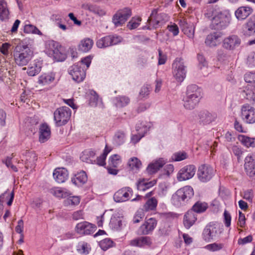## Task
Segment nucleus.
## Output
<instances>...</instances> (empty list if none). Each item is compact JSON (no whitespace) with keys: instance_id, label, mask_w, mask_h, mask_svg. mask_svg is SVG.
Listing matches in <instances>:
<instances>
[{"instance_id":"1","label":"nucleus","mask_w":255,"mask_h":255,"mask_svg":"<svg viewBox=\"0 0 255 255\" xmlns=\"http://www.w3.org/2000/svg\"><path fill=\"white\" fill-rule=\"evenodd\" d=\"M33 57V51L27 45H17L14 49V61L18 66L27 65Z\"/></svg>"},{"instance_id":"2","label":"nucleus","mask_w":255,"mask_h":255,"mask_svg":"<svg viewBox=\"0 0 255 255\" xmlns=\"http://www.w3.org/2000/svg\"><path fill=\"white\" fill-rule=\"evenodd\" d=\"M193 189L190 186H185L178 189L171 198L172 204L177 207L187 203L194 196Z\"/></svg>"},{"instance_id":"3","label":"nucleus","mask_w":255,"mask_h":255,"mask_svg":"<svg viewBox=\"0 0 255 255\" xmlns=\"http://www.w3.org/2000/svg\"><path fill=\"white\" fill-rule=\"evenodd\" d=\"M201 97V92L195 85L188 86L186 96L184 97V107L187 110L193 109Z\"/></svg>"},{"instance_id":"4","label":"nucleus","mask_w":255,"mask_h":255,"mask_svg":"<svg viewBox=\"0 0 255 255\" xmlns=\"http://www.w3.org/2000/svg\"><path fill=\"white\" fill-rule=\"evenodd\" d=\"M223 231V226L220 224L215 222H210L203 229L202 238L205 242H210L218 238Z\"/></svg>"},{"instance_id":"5","label":"nucleus","mask_w":255,"mask_h":255,"mask_svg":"<svg viewBox=\"0 0 255 255\" xmlns=\"http://www.w3.org/2000/svg\"><path fill=\"white\" fill-rule=\"evenodd\" d=\"M61 48L58 42L50 40L46 44V51L49 56L53 57L57 61H62L66 59V55L62 52Z\"/></svg>"},{"instance_id":"6","label":"nucleus","mask_w":255,"mask_h":255,"mask_svg":"<svg viewBox=\"0 0 255 255\" xmlns=\"http://www.w3.org/2000/svg\"><path fill=\"white\" fill-rule=\"evenodd\" d=\"M71 111L67 107L63 106L57 109L54 112V121L57 127L66 124L70 119Z\"/></svg>"},{"instance_id":"7","label":"nucleus","mask_w":255,"mask_h":255,"mask_svg":"<svg viewBox=\"0 0 255 255\" xmlns=\"http://www.w3.org/2000/svg\"><path fill=\"white\" fill-rule=\"evenodd\" d=\"M186 70L183 60L176 58L172 64V74L179 82H182L186 77Z\"/></svg>"},{"instance_id":"8","label":"nucleus","mask_w":255,"mask_h":255,"mask_svg":"<svg viewBox=\"0 0 255 255\" xmlns=\"http://www.w3.org/2000/svg\"><path fill=\"white\" fill-rule=\"evenodd\" d=\"M215 170L209 165L203 164L200 166L197 171V176L202 182H207L214 176Z\"/></svg>"},{"instance_id":"9","label":"nucleus","mask_w":255,"mask_h":255,"mask_svg":"<svg viewBox=\"0 0 255 255\" xmlns=\"http://www.w3.org/2000/svg\"><path fill=\"white\" fill-rule=\"evenodd\" d=\"M165 16L166 15L164 13L158 14L157 9H153L147 19V25L144 26L143 29L151 30L157 28Z\"/></svg>"},{"instance_id":"10","label":"nucleus","mask_w":255,"mask_h":255,"mask_svg":"<svg viewBox=\"0 0 255 255\" xmlns=\"http://www.w3.org/2000/svg\"><path fill=\"white\" fill-rule=\"evenodd\" d=\"M212 19V24L214 28L223 29L226 27L230 21V16L221 12L214 13Z\"/></svg>"},{"instance_id":"11","label":"nucleus","mask_w":255,"mask_h":255,"mask_svg":"<svg viewBox=\"0 0 255 255\" xmlns=\"http://www.w3.org/2000/svg\"><path fill=\"white\" fill-rule=\"evenodd\" d=\"M86 69L81 67V63H77L69 69V73L74 81L79 83L84 80L86 76Z\"/></svg>"},{"instance_id":"12","label":"nucleus","mask_w":255,"mask_h":255,"mask_svg":"<svg viewBox=\"0 0 255 255\" xmlns=\"http://www.w3.org/2000/svg\"><path fill=\"white\" fill-rule=\"evenodd\" d=\"M241 117L247 124L255 123V108L249 104H245L241 108Z\"/></svg>"},{"instance_id":"13","label":"nucleus","mask_w":255,"mask_h":255,"mask_svg":"<svg viewBox=\"0 0 255 255\" xmlns=\"http://www.w3.org/2000/svg\"><path fill=\"white\" fill-rule=\"evenodd\" d=\"M131 15V10L128 8L119 10L114 15L113 22L116 26H120L125 23Z\"/></svg>"},{"instance_id":"14","label":"nucleus","mask_w":255,"mask_h":255,"mask_svg":"<svg viewBox=\"0 0 255 255\" xmlns=\"http://www.w3.org/2000/svg\"><path fill=\"white\" fill-rule=\"evenodd\" d=\"M157 225V221L155 218L147 219L136 231L138 235H146L150 234Z\"/></svg>"},{"instance_id":"15","label":"nucleus","mask_w":255,"mask_h":255,"mask_svg":"<svg viewBox=\"0 0 255 255\" xmlns=\"http://www.w3.org/2000/svg\"><path fill=\"white\" fill-rule=\"evenodd\" d=\"M96 230V226L86 221L78 223L75 228V232L81 236L91 235Z\"/></svg>"},{"instance_id":"16","label":"nucleus","mask_w":255,"mask_h":255,"mask_svg":"<svg viewBox=\"0 0 255 255\" xmlns=\"http://www.w3.org/2000/svg\"><path fill=\"white\" fill-rule=\"evenodd\" d=\"M196 172V167L189 165L182 168L178 172L177 178L179 181H185L192 178Z\"/></svg>"},{"instance_id":"17","label":"nucleus","mask_w":255,"mask_h":255,"mask_svg":"<svg viewBox=\"0 0 255 255\" xmlns=\"http://www.w3.org/2000/svg\"><path fill=\"white\" fill-rule=\"evenodd\" d=\"M240 38L236 35H232L226 37L223 41L222 46L229 51H234L241 44Z\"/></svg>"},{"instance_id":"18","label":"nucleus","mask_w":255,"mask_h":255,"mask_svg":"<svg viewBox=\"0 0 255 255\" xmlns=\"http://www.w3.org/2000/svg\"><path fill=\"white\" fill-rule=\"evenodd\" d=\"M152 124L151 123H145L141 124V127L137 126L136 130L138 131L137 134H134L131 137V142L135 144L138 142L140 139L143 137L145 134L152 127Z\"/></svg>"},{"instance_id":"19","label":"nucleus","mask_w":255,"mask_h":255,"mask_svg":"<svg viewBox=\"0 0 255 255\" xmlns=\"http://www.w3.org/2000/svg\"><path fill=\"white\" fill-rule=\"evenodd\" d=\"M132 194V190L129 187L123 188L117 191L114 195L116 202H123L128 200Z\"/></svg>"},{"instance_id":"20","label":"nucleus","mask_w":255,"mask_h":255,"mask_svg":"<svg viewBox=\"0 0 255 255\" xmlns=\"http://www.w3.org/2000/svg\"><path fill=\"white\" fill-rule=\"evenodd\" d=\"M55 80V73L52 72L44 73L38 77L37 83L42 86H48L53 83Z\"/></svg>"},{"instance_id":"21","label":"nucleus","mask_w":255,"mask_h":255,"mask_svg":"<svg viewBox=\"0 0 255 255\" xmlns=\"http://www.w3.org/2000/svg\"><path fill=\"white\" fill-rule=\"evenodd\" d=\"M245 169L250 177L255 175V155H248L245 160Z\"/></svg>"},{"instance_id":"22","label":"nucleus","mask_w":255,"mask_h":255,"mask_svg":"<svg viewBox=\"0 0 255 255\" xmlns=\"http://www.w3.org/2000/svg\"><path fill=\"white\" fill-rule=\"evenodd\" d=\"M167 162V159L163 158H159L155 160L148 165L146 168L147 172L150 174H154L162 167Z\"/></svg>"},{"instance_id":"23","label":"nucleus","mask_w":255,"mask_h":255,"mask_svg":"<svg viewBox=\"0 0 255 255\" xmlns=\"http://www.w3.org/2000/svg\"><path fill=\"white\" fill-rule=\"evenodd\" d=\"M243 33L247 36L255 34V14L252 15L244 25Z\"/></svg>"},{"instance_id":"24","label":"nucleus","mask_w":255,"mask_h":255,"mask_svg":"<svg viewBox=\"0 0 255 255\" xmlns=\"http://www.w3.org/2000/svg\"><path fill=\"white\" fill-rule=\"evenodd\" d=\"M68 172L64 168H57L53 172V176L58 183H62L66 181L68 178Z\"/></svg>"},{"instance_id":"25","label":"nucleus","mask_w":255,"mask_h":255,"mask_svg":"<svg viewBox=\"0 0 255 255\" xmlns=\"http://www.w3.org/2000/svg\"><path fill=\"white\" fill-rule=\"evenodd\" d=\"M222 33L220 32H215L208 35L205 39V43L206 45L210 47H214L220 43Z\"/></svg>"},{"instance_id":"26","label":"nucleus","mask_w":255,"mask_h":255,"mask_svg":"<svg viewBox=\"0 0 255 255\" xmlns=\"http://www.w3.org/2000/svg\"><path fill=\"white\" fill-rule=\"evenodd\" d=\"M151 244L150 238L147 236L138 237L130 240L129 242V245L139 248L150 246Z\"/></svg>"},{"instance_id":"27","label":"nucleus","mask_w":255,"mask_h":255,"mask_svg":"<svg viewBox=\"0 0 255 255\" xmlns=\"http://www.w3.org/2000/svg\"><path fill=\"white\" fill-rule=\"evenodd\" d=\"M199 122L203 125H209L214 122L216 115L208 111H202L199 115Z\"/></svg>"},{"instance_id":"28","label":"nucleus","mask_w":255,"mask_h":255,"mask_svg":"<svg viewBox=\"0 0 255 255\" xmlns=\"http://www.w3.org/2000/svg\"><path fill=\"white\" fill-rule=\"evenodd\" d=\"M179 25L183 33L189 38H193L194 35L195 27L192 23H188L184 19H180Z\"/></svg>"},{"instance_id":"29","label":"nucleus","mask_w":255,"mask_h":255,"mask_svg":"<svg viewBox=\"0 0 255 255\" xmlns=\"http://www.w3.org/2000/svg\"><path fill=\"white\" fill-rule=\"evenodd\" d=\"M39 141L42 143L45 142L50 137V128L46 124H42L39 127Z\"/></svg>"},{"instance_id":"30","label":"nucleus","mask_w":255,"mask_h":255,"mask_svg":"<svg viewBox=\"0 0 255 255\" xmlns=\"http://www.w3.org/2000/svg\"><path fill=\"white\" fill-rule=\"evenodd\" d=\"M197 220V215L192 210L188 211L184 215L183 224L187 229L192 226Z\"/></svg>"},{"instance_id":"31","label":"nucleus","mask_w":255,"mask_h":255,"mask_svg":"<svg viewBox=\"0 0 255 255\" xmlns=\"http://www.w3.org/2000/svg\"><path fill=\"white\" fill-rule=\"evenodd\" d=\"M253 12L252 9L249 6H241L238 8L235 12L236 18L239 20L245 19Z\"/></svg>"},{"instance_id":"32","label":"nucleus","mask_w":255,"mask_h":255,"mask_svg":"<svg viewBox=\"0 0 255 255\" xmlns=\"http://www.w3.org/2000/svg\"><path fill=\"white\" fill-rule=\"evenodd\" d=\"M242 95L249 101H254L255 98V85L251 83L248 84L243 90Z\"/></svg>"},{"instance_id":"33","label":"nucleus","mask_w":255,"mask_h":255,"mask_svg":"<svg viewBox=\"0 0 255 255\" xmlns=\"http://www.w3.org/2000/svg\"><path fill=\"white\" fill-rule=\"evenodd\" d=\"M88 180L87 175L84 171H81L76 174L74 177L72 178V182L77 186H81L85 184Z\"/></svg>"},{"instance_id":"34","label":"nucleus","mask_w":255,"mask_h":255,"mask_svg":"<svg viewBox=\"0 0 255 255\" xmlns=\"http://www.w3.org/2000/svg\"><path fill=\"white\" fill-rule=\"evenodd\" d=\"M89 104L92 107H99L103 108L104 106L102 99L99 98L97 93L94 90L89 91Z\"/></svg>"},{"instance_id":"35","label":"nucleus","mask_w":255,"mask_h":255,"mask_svg":"<svg viewBox=\"0 0 255 255\" xmlns=\"http://www.w3.org/2000/svg\"><path fill=\"white\" fill-rule=\"evenodd\" d=\"M51 194L57 198H65L72 195L70 191L61 187H53L50 190Z\"/></svg>"},{"instance_id":"36","label":"nucleus","mask_w":255,"mask_h":255,"mask_svg":"<svg viewBox=\"0 0 255 255\" xmlns=\"http://www.w3.org/2000/svg\"><path fill=\"white\" fill-rule=\"evenodd\" d=\"M42 65V63L40 61H34L27 68V74L30 76H34L38 74L41 70Z\"/></svg>"},{"instance_id":"37","label":"nucleus","mask_w":255,"mask_h":255,"mask_svg":"<svg viewBox=\"0 0 255 255\" xmlns=\"http://www.w3.org/2000/svg\"><path fill=\"white\" fill-rule=\"evenodd\" d=\"M9 18V11L5 0H0V19L5 21Z\"/></svg>"},{"instance_id":"38","label":"nucleus","mask_w":255,"mask_h":255,"mask_svg":"<svg viewBox=\"0 0 255 255\" xmlns=\"http://www.w3.org/2000/svg\"><path fill=\"white\" fill-rule=\"evenodd\" d=\"M156 182L155 180L149 181L146 179H139L137 183V189L139 191H144L153 187Z\"/></svg>"},{"instance_id":"39","label":"nucleus","mask_w":255,"mask_h":255,"mask_svg":"<svg viewBox=\"0 0 255 255\" xmlns=\"http://www.w3.org/2000/svg\"><path fill=\"white\" fill-rule=\"evenodd\" d=\"M95 152L90 149L84 150L80 156L81 159L85 162L93 164L96 162L95 159Z\"/></svg>"},{"instance_id":"40","label":"nucleus","mask_w":255,"mask_h":255,"mask_svg":"<svg viewBox=\"0 0 255 255\" xmlns=\"http://www.w3.org/2000/svg\"><path fill=\"white\" fill-rule=\"evenodd\" d=\"M82 8L92 12L99 16H102L106 13V11L95 5L89 3H84L82 5Z\"/></svg>"},{"instance_id":"41","label":"nucleus","mask_w":255,"mask_h":255,"mask_svg":"<svg viewBox=\"0 0 255 255\" xmlns=\"http://www.w3.org/2000/svg\"><path fill=\"white\" fill-rule=\"evenodd\" d=\"M129 101V99L128 97L122 96L114 98L113 102L116 107L120 108L128 105Z\"/></svg>"},{"instance_id":"42","label":"nucleus","mask_w":255,"mask_h":255,"mask_svg":"<svg viewBox=\"0 0 255 255\" xmlns=\"http://www.w3.org/2000/svg\"><path fill=\"white\" fill-rule=\"evenodd\" d=\"M94 42L90 38H85L81 41L79 49L84 52L89 51L92 47Z\"/></svg>"},{"instance_id":"43","label":"nucleus","mask_w":255,"mask_h":255,"mask_svg":"<svg viewBox=\"0 0 255 255\" xmlns=\"http://www.w3.org/2000/svg\"><path fill=\"white\" fill-rule=\"evenodd\" d=\"M80 197L78 196L70 195L64 200L63 204L65 206H75L78 205L80 202Z\"/></svg>"},{"instance_id":"44","label":"nucleus","mask_w":255,"mask_h":255,"mask_svg":"<svg viewBox=\"0 0 255 255\" xmlns=\"http://www.w3.org/2000/svg\"><path fill=\"white\" fill-rule=\"evenodd\" d=\"M157 205V200L155 198L152 197L146 201L143 205V210L146 212L154 211L156 209Z\"/></svg>"},{"instance_id":"45","label":"nucleus","mask_w":255,"mask_h":255,"mask_svg":"<svg viewBox=\"0 0 255 255\" xmlns=\"http://www.w3.org/2000/svg\"><path fill=\"white\" fill-rule=\"evenodd\" d=\"M241 142L247 147H255V138H251L244 135L239 136Z\"/></svg>"},{"instance_id":"46","label":"nucleus","mask_w":255,"mask_h":255,"mask_svg":"<svg viewBox=\"0 0 255 255\" xmlns=\"http://www.w3.org/2000/svg\"><path fill=\"white\" fill-rule=\"evenodd\" d=\"M128 165L131 170L136 171L141 167L142 164L137 158L133 157L128 160Z\"/></svg>"},{"instance_id":"47","label":"nucleus","mask_w":255,"mask_h":255,"mask_svg":"<svg viewBox=\"0 0 255 255\" xmlns=\"http://www.w3.org/2000/svg\"><path fill=\"white\" fill-rule=\"evenodd\" d=\"M77 250L81 254L87 255L91 251V247L85 242H80L77 245Z\"/></svg>"},{"instance_id":"48","label":"nucleus","mask_w":255,"mask_h":255,"mask_svg":"<svg viewBox=\"0 0 255 255\" xmlns=\"http://www.w3.org/2000/svg\"><path fill=\"white\" fill-rule=\"evenodd\" d=\"M111 150V148H109L107 145H106L103 154L97 158L96 162H94V163H96L100 166L105 165L106 164L105 160L106 157Z\"/></svg>"},{"instance_id":"49","label":"nucleus","mask_w":255,"mask_h":255,"mask_svg":"<svg viewBox=\"0 0 255 255\" xmlns=\"http://www.w3.org/2000/svg\"><path fill=\"white\" fill-rule=\"evenodd\" d=\"M207 208V203L198 201L193 206L192 210L195 213H201L205 212Z\"/></svg>"},{"instance_id":"50","label":"nucleus","mask_w":255,"mask_h":255,"mask_svg":"<svg viewBox=\"0 0 255 255\" xmlns=\"http://www.w3.org/2000/svg\"><path fill=\"white\" fill-rule=\"evenodd\" d=\"M111 39L109 35L105 36L99 39L96 45L98 48H103L111 46Z\"/></svg>"},{"instance_id":"51","label":"nucleus","mask_w":255,"mask_h":255,"mask_svg":"<svg viewBox=\"0 0 255 255\" xmlns=\"http://www.w3.org/2000/svg\"><path fill=\"white\" fill-rule=\"evenodd\" d=\"M24 32L28 34H35L40 36L42 35V32L34 25L28 24L24 26Z\"/></svg>"},{"instance_id":"52","label":"nucleus","mask_w":255,"mask_h":255,"mask_svg":"<svg viewBox=\"0 0 255 255\" xmlns=\"http://www.w3.org/2000/svg\"><path fill=\"white\" fill-rule=\"evenodd\" d=\"M109 225L111 228L115 230H121L123 227L122 220L119 218L115 217L111 218Z\"/></svg>"},{"instance_id":"53","label":"nucleus","mask_w":255,"mask_h":255,"mask_svg":"<svg viewBox=\"0 0 255 255\" xmlns=\"http://www.w3.org/2000/svg\"><path fill=\"white\" fill-rule=\"evenodd\" d=\"M122 162L121 158L120 155L114 154L110 156L109 163L111 167L117 168L121 164Z\"/></svg>"},{"instance_id":"54","label":"nucleus","mask_w":255,"mask_h":255,"mask_svg":"<svg viewBox=\"0 0 255 255\" xmlns=\"http://www.w3.org/2000/svg\"><path fill=\"white\" fill-rule=\"evenodd\" d=\"M2 68L0 70V81L3 80L4 77H6L7 74L9 75L10 71L8 70V67L10 66V64L8 62H4L2 64Z\"/></svg>"},{"instance_id":"55","label":"nucleus","mask_w":255,"mask_h":255,"mask_svg":"<svg viewBox=\"0 0 255 255\" xmlns=\"http://www.w3.org/2000/svg\"><path fill=\"white\" fill-rule=\"evenodd\" d=\"M224 247L222 243H214L206 245L204 248L210 252H217L222 250Z\"/></svg>"},{"instance_id":"56","label":"nucleus","mask_w":255,"mask_h":255,"mask_svg":"<svg viewBox=\"0 0 255 255\" xmlns=\"http://www.w3.org/2000/svg\"><path fill=\"white\" fill-rule=\"evenodd\" d=\"M114 141L117 145H120L125 141V134L123 131L117 132L114 137Z\"/></svg>"},{"instance_id":"57","label":"nucleus","mask_w":255,"mask_h":255,"mask_svg":"<svg viewBox=\"0 0 255 255\" xmlns=\"http://www.w3.org/2000/svg\"><path fill=\"white\" fill-rule=\"evenodd\" d=\"M150 86L144 85L140 89L139 92V97L141 99L146 98L149 95L150 92Z\"/></svg>"},{"instance_id":"58","label":"nucleus","mask_w":255,"mask_h":255,"mask_svg":"<svg viewBox=\"0 0 255 255\" xmlns=\"http://www.w3.org/2000/svg\"><path fill=\"white\" fill-rule=\"evenodd\" d=\"M99 245L103 250L106 251L113 247V242L111 239L106 238L100 241Z\"/></svg>"},{"instance_id":"59","label":"nucleus","mask_w":255,"mask_h":255,"mask_svg":"<svg viewBox=\"0 0 255 255\" xmlns=\"http://www.w3.org/2000/svg\"><path fill=\"white\" fill-rule=\"evenodd\" d=\"M141 18L140 17H133L128 23L127 26L130 29L137 28L140 24Z\"/></svg>"},{"instance_id":"60","label":"nucleus","mask_w":255,"mask_h":255,"mask_svg":"<svg viewBox=\"0 0 255 255\" xmlns=\"http://www.w3.org/2000/svg\"><path fill=\"white\" fill-rule=\"evenodd\" d=\"M187 158V154L184 152H177L173 154L171 157L172 161H180Z\"/></svg>"},{"instance_id":"61","label":"nucleus","mask_w":255,"mask_h":255,"mask_svg":"<svg viewBox=\"0 0 255 255\" xmlns=\"http://www.w3.org/2000/svg\"><path fill=\"white\" fill-rule=\"evenodd\" d=\"M11 157H7L6 159L3 161V162L4 163L5 165L8 167L10 168L12 171L14 172L17 171V169L15 166L13 165L11 163V159L14 156L13 153L12 154Z\"/></svg>"},{"instance_id":"62","label":"nucleus","mask_w":255,"mask_h":255,"mask_svg":"<svg viewBox=\"0 0 255 255\" xmlns=\"http://www.w3.org/2000/svg\"><path fill=\"white\" fill-rule=\"evenodd\" d=\"M167 29L174 36H177L179 32L178 26L174 23H171L167 26Z\"/></svg>"},{"instance_id":"63","label":"nucleus","mask_w":255,"mask_h":255,"mask_svg":"<svg viewBox=\"0 0 255 255\" xmlns=\"http://www.w3.org/2000/svg\"><path fill=\"white\" fill-rule=\"evenodd\" d=\"M245 80L246 82L255 85V72H250L245 74Z\"/></svg>"},{"instance_id":"64","label":"nucleus","mask_w":255,"mask_h":255,"mask_svg":"<svg viewBox=\"0 0 255 255\" xmlns=\"http://www.w3.org/2000/svg\"><path fill=\"white\" fill-rule=\"evenodd\" d=\"M170 227L168 224H164L161 226L159 230L160 234L161 235H168L170 232Z\"/></svg>"}]
</instances>
